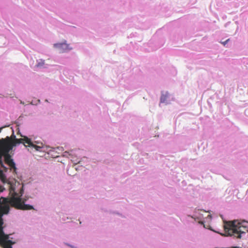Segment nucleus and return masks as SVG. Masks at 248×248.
<instances>
[{"instance_id":"f257e3e1","label":"nucleus","mask_w":248,"mask_h":248,"mask_svg":"<svg viewBox=\"0 0 248 248\" xmlns=\"http://www.w3.org/2000/svg\"><path fill=\"white\" fill-rule=\"evenodd\" d=\"M20 143H23L25 146L32 147L36 151H39L41 149V151L46 152L48 154L50 152L60 154L58 151H62V147H57L53 148L50 147H40L36 145L31 142V140L27 137L24 139H16L12 130V134L11 136H7L5 138L0 139V155H10V153L12 152L13 149L17 145Z\"/></svg>"},{"instance_id":"f03ea898","label":"nucleus","mask_w":248,"mask_h":248,"mask_svg":"<svg viewBox=\"0 0 248 248\" xmlns=\"http://www.w3.org/2000/svg\"><path fill=\"white\" fill-rule=\"evenodd\" d=\"M246 222H239L236 221H226L224 222V228L228 235H233L240 238L241 235L248 232V227Z\"/></svg>"},{"instance_id":"7ed1b4c3","label":"nucleus","mask_w":248,"mask_h":248,"mask_svg":"<svg viewBox=\"0 0 248 248\" xmlns=\"http://www.w3.org/2000/svg\"><path fill=\"white\" fill-rule=\"evenodd\" d=\"M10 211V206L8 204V199L4 198H0V230L2 232L3 229V220L2 216L4 215L8 214Z\"/></svg>"},{"instance_id":"20e7f679","label":"nucleus","mask_w":248,"mask_h":248,"mask_svg":"<svg viewBox=\"0 0 248 248\" xmlns=\"http://www.w3.org/2000/svg\"><path fill=\"white\" fill-rule=\"evenodd\" d=\"M9 235L4 233L3 229H2V232L0 230V244L2 245L4 248H12V245L15 244V242L9 240Z\"/></svg>"},{"instance_id":"39448f33","label":"nucleus","mask_w":248,"mask_h":248,"mask_svg":"<svg viewBox=\"0 0 248 248\" xmlns=\"http://www.w3.org/2000/svg\"><path fill=\"white\" fill-rule=\"evenodd\" d=\"M8 204L18 209H21L23 202L19 197H13L10 200H8Z\"/></svg>"},{"instance_id":"423d86ee","label":"nucleus","mask_w":248,"mask_h":248,"mask_svg":"<svg viewBox=\"0 0 248 248\" xmlns=\"http://www.w3.org/2000/svg\"><path fill=\"white\" fill-rule=\"evenodd\" d=\"M54 46L57 48L60 53L66 52L71 49L69 47V45L65 43L55 44Z\"/></svg>"},{"instance_id":"0eeeda50","label":"nucleus","mask_w":248,"mask_h":248,"mask_svg":"<svg viewBox=\"0 0 248 248\" xmlns=\"http://www.w3.org/2000/svg\"><path fill=\"white\" fill-rule=\"evenodd\" d=\"M5 157V160L6 163L9 166L11 170H13V172L16 173V165L13 159H12V156H4Z\"/></svg>"},{"instance_id":"6e6552de","label":"nucleus","mask_w":248,"mask_h":248,"mask_svg":"<svg viewBox=\"0 0 248 248\" xmlns=\"http://www.w3.org/2000/svg\"><path fill=\"white\" fill-rule=\"evenodd\" d=\"M31 209H34V208L32 205H30L29 204H25L24 203V202L23 203L21 210H28Z\"/></svg>"},{"instance_id":"1a4fd4ad","label":"nucleus","mask_w":248,"mask_h":248,"mask_svg":"<svg viewBox=\"0 0 248 248\" xmlns=\"http://www.w3.org/2000/svg\"><path fill=\"white\" fill-rule=\"evenodd\" d=\"M168 97V93H166L165 94H162L160 98V102L161 103H165Z\"/></svg>"},{"instance_id":"9d476101","label":"nucleus","mask_w":248,"mask_h":248,"mask_svg":"<svg viewBox=\"0 0 248 248\" xmlns=\"http://www.w3.org/2000/svg\"><path fill=\"white\" fill-rule=\"evenodd\" d=\"M77 156H71V160L75 164L79 163V161H78L77 158Z\"/></svg>"},{"instance_id":"9b49d317","label":"nucleus","mask_w":248,"mask_h":248,"mask_svg":"<svg viewBox=\"0 0 248 248\" xmlns=\"http://www.w3.org/2000/svg\"><path fill=\"white\" fill-rule=\"evenodd\" d=\"M2 156H0V165L2 166V161L1 160ZM3 176V173L2 170L0 169V177H2Z\"/></svg>"},{"instance_id":"f8f14e48","label":"nucleus","mask_w":248,"mask_h":248,"mask_svg":"<svg viewBox=\"0 0 248 248\" xmlns=\"http://www.w3.org/2000/svg\"><path fill=\"white\" fill-rule=\"evenodd\" d=\"M44 61L41 60L40 62H38L36 65L37 67H41L44 64Z\"/></svg>"},{"instance_id":"ddd939ff","label":"nucleus","mask_w":248,"mask_h":248,"mask_svg":"<svg viewBox=\"0 0 248 248\" xmlns=\"http://www.w3.org/2000/svg\"><path fill=\"white\" fill-rule=\"evenodd\" d=\"M229 41V39H227V40H226L225 41L223 42H222V44L225 46L227 43Z\"/></svg>"},{"instance_id":"4468645a","label":"nucleus","mask_w":248,"mask_h":248,"mask_svg":"<svg viewBox=\"0 0 248 248\" xmlns=\"http://www.w3.org/2000/svg\"><path fill=\"white\" fill-rule=\"evenodd\" d=\"M4 189V188L2 186H0V192H2Z\"/></svg>"},{"instance_id":"2eb2a0df","label":"nucleus","mask_w":248,"mask_h":248,"mask_svg":"<svg viewBox=\"0 0 248 248\" xmlns=\"http://www.w3.org/2000/svg\"><path fill=\"white\" fill-rule=\"evenodd\" d=\"M2 128H3V127H0V133L1 132V130L2 129Z\"/></svg>"}]
</instances>
